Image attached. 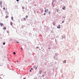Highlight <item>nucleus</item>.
<instances>
[{
  "mask_svg": "<svg viewBox=\"0 0 79 79\" xmlns=\"http://www.w3.org/2000/svg\"><path fill=\"white\" fill-rule=\"evenodd\" d=\"M58 26H59V27H57V28L58 29H60V25H59Z\"/></svg>",
  "mask_w": 79,
  "mask_h": 79,
  "instance_id": "f257e3e1",
  "label": "nucleus"
},
{
  "mask_svg": "<svg viewBox=\"0 0 79 79\" xmlns=\"http://www.w3.org/2000/svg\"><path fill=\"white\" fill-rule=\"evenodd\" d=\"M1 25V26H3V23H1L0 24Z\"/></svg>",
  "mask_w": 79,
  "mask_h": 79,
  "instance_id": "f03ea898",
  "label": "nucleus"
},
{
  "mask_svg": "<svg viewBox=\"0 0 79 79\" xmlns=\"http://www.w3.org/2000/svg\"><path fill=\"white\" fill-rule=\"evenodd\" d=\"M10 25H11V26H12V25H13V23L10 22Z\"/></svg>",
  "mask_w": 79,
  "mask_h": 79,
  "instance_id": "7ed1b4c3",
  "label": "nucleus"
},
{
  "mask_svg": "<svg viewBox=\"0 0 79 79\" xmlns=\"http://www.w3.org/2000/svg\"><path fill=\"white\" fill-rule=\"evenodd\" d=\"M3 29L6 30V27H4Z\"/></svg>",
  "mask_w": 79,
  "mask_h": 79,
  "instance_id": "20e7f679",
  "label": "nucleus"
},
{
  "mask_svg": "<svg viewBox=\"0 0 79 79\" xmlns=\"http://www.w3.org/2000/svg\"><path fill=\"white\" fill-rule=\"evenodd\" d=\"M11 19H12L13 21V17H11Z\"/></svg>",
  "mask_w": 79,
  "mask_h": 79,
  "instance_id": "39448f33",
  "label": "nucleus"
},
{
  "mask_svg": "<svg viewBox=\"0 0 79 79\" xmlns=\"http://www.w3.org/2000/svg\"><path fill=\"white\" fill-rule=\"evenodd\" d=\"M2 4V2H0V5H1Z\"/></svg>",
  "mask_w": 79,
  "mask_h": 79,
  "instance_id": "423d86ee",
  "label": "nucleus"
},
{
  "mask_svg": "<svg viewBox=\"0 0 79 79\" xmlns=\"http://www.w3.org/2000/svg\"><path fill=\"white\" fill-rule=\"evenodd\" d=\"M62 9H63V10H66V9L64 8V7H63Z\"/></svg>",
  "mask_w": 79,
  "mask_h": 79,
  "instance_id": "0eeeda50",
  "label": "nucleus"
},
{
  "mask_svg": "<svg viewBox=\"0 0 79 79\" xmlns=\"http://www.w3.org/2000/svg\"><path fill=\"white\" fill-rule=\"evenodd\" d=\"M23 19L24 20V21H26V18H23Z\"/></svg>",
  "mask_w": 79,
  "mask_h": 79,
  "instance_id": "6e6552de",
  "label": "nucleus"
},
{
  "mask_svg": "<svg viewBox=\"0 0 79 79\" xmlns=\"http://www.w3.org/2000/svg\"><path fill=\"white\" fill-rule=\"evenodd\" d=\"M8 18V16L7 15L6 16V18Z\"/></svg>",
  "mask_w": 79,
  "mask_h": 79,
  "instance_id": "1a4fd4ad",
  "label": "nucleus"
},
{
  "mask_svg": "<svg viewBox=\"0 0 79 79\" xmlns=\"http://www.w3.org/2000/svg\"><path fill=\"white\" fill-rule=\"evenodd\" d=\"M64 63H66V60H64V61L63 62Z\"/></svg>",
  "mask_w": 79,
  "mask_h": 79,
  "instance_id": "9d476101",
  "label": "nucleus"
},
{
  "mask_svg": "<svg viewBox=\"0 0 79 79\" xmlns=\"http://www.w3.org/2000/svg\"><path fill=\"white\" fill-rule=\"evenodd\" d=\"M13 54H14V55H16V53H15V52H14Z\"/></svg>",
  "mask_w": 79,
  "mask_h": 79,
  "instance_id": "9b49d317",
  "label": "nucleus"
},
{
  "mask_svg": "<svg viewBox=\"0 0 79 79\" xmlns=\"http://www.w3.org/2000/svg\"><path fill=\"white\" fill-rule=\"evenodd\" d=\"M3 45H5V42L3 43Z\"/></svg>",
  "mask_w": 79,
  "mask_h": 79,
  "instance_id": "f8f14e48",
  "label": "nucleus"
},
{
  "mask_svg": "<svg viewBox=\"0 0 79 79\" xmlns=\"http://www.w3.org/2000/svg\"><path fill=\"white\" fill-rule=\"evenodd\" d=\"M56 23H53V25H55Z\"/></svg>",
  "mask_w": 79,
  "mask_h": 79,
  "instance_id": "ddd939ff",
  "label": "nucleus"
},
{
  "mask_svg": "<svg viewBox=\"0 0 79 79\" xmlns=\"http://www.w3.org/2000/svg\"><path fill=\"white\" fill-rule=\"evenodd\" d=\"M28 17V16H27H27H26V18H27V17Z\"/></svg>",
  "mask_w": 79,
  "mask_h": 79,
  "instance_id": "4468645a",
  "label": "nucleus"
},
{
  "mask_svg": "<svg viewBox=\"0 0 79 79\" xmlns=\"http://www.w3.org/2000/svg\"><path fill=\"white\" fill-rule=\"evenodd\" d=\"M3 9L4 10H5V8L4 7L3 8Z\"/></svg>",
  "mask_w": 79,
  "mask_h": 79,
  "instance_id": "2eb2a0df",
  "label": "nucleus"
},
{
  "mask_svg": "<svg viewBox=\"0 0 79 79\" xmlns=\"http://www.w3.org/2000/svg\"><path fill=\"white\" fill-rule=\"evenodd\" d=\"M44 12H45H45H46V9H45V10Z\"/></svg>",
  "mask_w": 79,
  "mask_h": 79,
  "instance_id": "dca6fc26",
  "label": "nucleus"
},
{
  "mask_svg": "<svg viewBox=\"0 0 79 79\" xmlns=\"http://www.w3.org/2000/svg\"><path fill=\"white\" fill-rule=\"evenodd\" d=\"M22 9H24V7H22Z\"/></svg>",
  "mask_w": 79,
  "mask_h": 79,
  "instance_id": "f3484780",
  "label": "nucleus"
},
{
  "mask_svg": "<svg viewBox=\"0 0 79 79\" xmlns=\"http://www.w3.org/2000/svg\"><path fill=\"white\" fill-rule=\"evenodd\" d=\"M47 12H48V9H47Z\"/></svg>",
  "mask_w": 79,
  "mask_h": 79,
  "instance_id": "a211bd4d",
  "label": "nucleus"
},
{
  "mask_svg": "<svg viewBox=\"0 0 79 79\" xmlns=\"http://www.w3.org/2000/svg\"><path fill=\"white\" fill-rule=\"evenodd\" d=\"M42 76H43V77H44V75H43Z\"/></svg>",
  "mask_w": 79,
  "mask_h": 79,
  "instance_id": "6ab92c4d",
  "label": "nucleus"
},
{
  "mask_svg": "<svg viewBox=\"0 0 79 79\" xmlns=\"http://www.w3.org/2000/svg\"><path fill=\"white\" fill-rule=\"evenodd\" d=\"M64 23V21L62 22V23Z\"/></svg>",
  "mask_w": 79,
  "mask_h": 79,
  "instance_id": "aec40b11",
  "label": "nucleus"
},
{
  "mask_svg": "<svg viewBox=\"0 0 79 79\" xmlns=\"http://www.w3.org/2000/svg\"><path fill=\"white\" fill-rule=\"evenodd\" d=\"M44 15H45V13H44Z\"/></svg>",
  "mask_w": 79,
  "mask_h": 79,
  "instance_id": "412c9836",
  "label": "nucleus"
},
{
  "mask_svg": "<svg viewBox=\"0 0 79 79\" xmlns=\"http://www.w3.org/2000/svg\"><path fill=\"white\" fill-rule=\"evenodd\" d=\"M30 72L31 73V70H30Z\"/></svg>",
  "mask_w": 79,
  "mask_h": 79,
  "instance_id": "4be33fe9",
  "label": "nucleus"
},
{
  "mask_svg": "<svg viewBox=\"0 0 79 79\" xmlns=\"http://www.w3.org/2000/svg\"><path fill=\"white\" fill-rule=\"evenodd\" d=\"M42 13H43V10H42Z\"/></svg>",
  "mask_w": 79,
  "mask_h": 79,
  "instance_id": "5701e85b",
  "label": "nucleus"
},
{
  "mask_svg": "<svg viewBox=\"0 0 79 79\" xmlns=\"http://www.w3.org/2000/svg\"><path fill=\"white\" fill-rule=\"evenodd\" d=\"M16 42H17V43H19V42H17L16 41Z\"/></svg>",
  "mask_w": 79,
  "mask_h": 79,
  "instance_id": "b1692460",
  "label": "nucleus"
},
{
  "mask_svg": "<svg viewBox=\"0 0 79 79\" xmlns=\"http://www.w3.org/2000/svg\"><path fill=\"white\" fill-rule=\"evenodd\" d=\"M21 49H22V50H23V48H21Z\"/></svg>",
  "mask_w": 79,
  "mask_h": 79,
  "instance_id": "393cba45",
  "label": "nucleus"
},
{
  "mask_svg": "<svg viewBox=\"0 0 79 79\" xmlns=\"http://www.w3.org/2000/svg\"><path fill=\"white\" fill-rule=\"evenodd\" d=\"M16 1H17V2L19 1V0H16Z\"/></svg>",
  "mask_w": 79,
  "mask_h": 79,
  "instance_id": "a878e982",
  "label": "nucleus"
},
{
  "mask_svg": "<svg viewBox=\"0 0 79 79\" xmlns=\"http://www.w3.org/2000/svg\"><path fill=\"white\" fill-rule=\"evenodd\" d=\"M1 8H2V5H1Z\"/></svg>",
  "mask_w": 79,
  "mask_h": 79,
  "instance_id": "bb28decb",
  "label": "nucleus"
},
{
  "mask_svg": "<svg viewBox=\"0 0 79 79\" xmlns=\"http://www.w3.org/2000/svg\"><path fill=\"white\" fill-rule=\"evenodd\" d=\"M49 14H50V12H49Z\"/></svg>",
  "mask_w": 79,
  "mask_h": 79,
  "instance_id": "cd10ccee",
  "label": "nucleus"
},
{
  "mask_svg": "<svg viewBox=\"0 0 79 79\" xmlns=\"http://www.w3.org/2000/svg\"><path fill=\"white\" fill-rule=\"evenodd\" d=\"M31 69H32H32H33L32 68Z\"/></svg>",
  "mask_w": 79,
  "mask_h": 79,
  "instance_id": "c85d7f7f",
  "label": "nucleus"
},
{
  "mask_svg": "<svg viewBox=\"0 0 79 79\" xmlns=\"http://www.w3.org/2000/svg\"><path fill=\"white\" fill-rule=\"evenodd\" d=\"M37 69V67H36L35 69Z\"/></svg>",
  "mask_w": 79,
  "mask_h": 79,
  "instance_id": "c756f323",
  "label": "nucleus"
},
{
  "mask_svg": "<svg viewBox=\"0 0 79 79\" xmlns=\"http://www.w3.org/2000/svg\"><path fill=\"white\" fill-rule=\"evenodd\" d=\"M64 8H66V7H65V6H64Z\"/></svg>",
  "mask_w": 79,
  "mask_h": 79,
  "instance_id": "7c9ffc66",
  "label": "nucleus"
},
{
  "mask_svg": "<svg viewBox=\"0 0 79 79\" xmlns=\"http://www.w3.org/2000/svg\"><path fill=\"white\" fill-rule=\"evenodd\" d=\"M23 79H26V78H24Z\"/></svg>",
  "mask_w": 79,
  "mask_h": 79,
  "instance_id": "2f4dec72",
  "label": "nucleus"
},
{
  "mask_svg": "<svg viewBox=\"0 0 79 79\" xmlns=\"http://www.w3.org/2000/svg\"><path fill=\"white\" fill-rule=\"evenodd\" d=\"M58 11V9H57V12Z\"/></svg>",
  "mask_w": 79,
  "mask_h": 79,
  "instance_id": "473e14b6",
  "label": "nucleus"
},
{
  "mask_svg": "<svg viewBox=\"0 0 79 79\" xmlns=\"http://www.w3.org/2000/svg\"><path fill=\"white\" fill-rule=\"evenodd\" d=\"M17 62H18V61H17Z\"/></svg>",
  "mask_w": 79,
  "mask_h": 79,
  "instance_id": "72a5a7b5",
  "label": "nucleus"
},
{
  "mask_svg": "<svg viewBox=\"0 0 79 79\" xmlns=\"http://www.w3.org/2000/svg\"><path fill=\"white\" fill-rule=\"evenodd\" d=\"M37 13H39V11H37Z\"/></svg>",
  "mask_w": 79,
  "mask_h": 79,
  "instance_id": "f704fd0d",
  "label": "nucleus"
},
{
  "mask_svg": "<svg viewBox=\"0 0 79 79\" xmlns=\"http://www.w3.org/2000/svg\"><path fill=\"white\" fill-rule=\"evenodd\" d=\"M42 71H41V72H40V73H42Z\"/></svg>",
  "mask_w": 79,
  "mask_h": 79,
  "instance_id": "c9c22d12",
  "label": "nucleus"
},
{
  "mask_svg": "<svg viewBox=\"0 0 79 79\" xmlns=\"http://www.w3.org/2000/svg\"><path fill=\"white\" fill-rule=\"evenodd\" d=\"M12 40V39H11V40Z\"/></svg>",
  "mask_w": 79,
  "mask_h": 79,
  "instance_id": "e433bc0d",
  "label": "nucleus"
},
{
  "mask_svg": "<svg viewBox=\"0 0 79 79\" xmlns=\"http://www.w3.org/2000/svg\"><path fill=\"white\" fill-rule=\"evenodd\" d=\"M36 48H38V47H36Z\"/></svg>",
  "mask_w": 79,
  "mask_h": 79,
  "instance_id": "4c0bfd02",
  "label": "nucleus"
},
{
  "mask_svg": "<svg viewBox=\"0 0 79 79\" xmlns=\"http://www.w3.org/2000/svg\"><path fill=\"white\" fill-rule=\"evenodd\" d=\"M40 74H41V72L40 73Z\"/></svg>",
  "mask_w": 79,
  "mask_h": 79,
  "instance_id": "58836bf2",
  "label": "nucleus"
},
{
  "mask_svg": "<svg viewBox=\"0 0 79 79\" xmlns=\"http://www.w3.org/2000/svg\"><path fill=\"white\" fill-rule=\"evenodd\" d=\"M1 24V23H0V24Z\"/></svg>",
  "mask_w": 79,
  "mask_h": 79,
  "instance_id": "ea45409f",
  "label": "nucleus"
},
{
  "mask_svg": "<svg viewBox=\"0 0 79 79\" xmlns=\"http://www.w3.org/2000/svg\"><path fill=\"white\" fill-rule=\"evenodd\" d=\"M0 78H1V77H0Z\"/></svg>",
  "mask_w": 79,
  "mask_h": 79,
  "instance_id": "a19ab883",
  "label": "nucleus"
},
{
  "mask_svg": "<svg viewBox=\"0 0 79 79\" xmlns=\"http://www.w3.org/2000/svg\"><path fill=\"white\" fill-rule=\"evenodd\" d=\"M40 10H41V9H40Z\"/></svg>",
  "mask_w": 79,
  "mask_h": 79,
  "instance_id": "79ce46f5",
  "label": "nucleus"
}]
</instances>
